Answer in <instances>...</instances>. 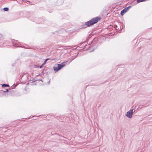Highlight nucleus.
<instances>
[{"mask_svg": "<svg viewBox=\"0 0 152 152\" xmlns=\"http://www.w3.org/2000/svg\"><path fill=\"white\" fill-rule=\"evenodd\" d=\"M2 87H8L9 86L7 84H4L2 85Z\"/></svg>", "mask_w": 152, "mask_h": 152, "instance_id": "nucleus-6", "label": "nucleus"}, {"mask_svg": "<svg viewBox=\"0 0 152 152\" xmlns=\"http://www.w3.org/2000/svg\"><path fill=\"white\" fill-rule=\"evenodd\" d=\"M4 10L5 11H7L8 10V8L7 7L4 8Z\"/></svg>", "mask_w": 152, "mask_h": 152, "instance_id": "nucleus-7", "label": "nucleus"}, {"mask_svg": "<svg viewBox=\"0 0 152 152\" xmlns=\"http://www.w3.org/2000/svg\"><path fill=\"white\" fill-rule=\"evenodd\" d=\"M65 66V64H55L53 67L54 70L55 72H57Z\"/></svg>", "mask_w": 152, "mask_h": 152, "instance_id": "nucleus-2", "label": "nucleus"}, {"mask_svg": "<svg viewBox=\"0 0 152 152\" xmlns=\"http://www.w3.org/2000/svg\"><path fill=\"white\" fill-rule=\"evenodd\" d=\"M134 112L133 109H131L126 113V115L129 118H132Z\"/></svg>", "mask_w": 152, "mask_h": 152, "instance_id": "nucleus-3", "label": "nucleus"}, {"mask_svg": "<svg viewBox=\"0 0 152 152\" xmlns=\"http://www.w3.org/2000/svg\"><path fill=\"white\" fill-rule=\"evenodd\" d=\"M100 19L98 17H96L92 19L91 20L86 23V25L88 26H90L96 23Z\"/></svg>", "mask_w": 152, "mask_h": 152, "instance_id": "nucleus-1", "label": "nucleus"}, {"mask_svg": "<svg viewBox=\"0 0 152 152\" xmlns=\"http://www.w3.org/2000/svg\"><path fill=\"white\" fill-rule=\"evenodd\" d=\"M44 65H42H42L41 66H40V68H42V67Z\"/></svg>", "mask_w": 152, "mask_h": 152, "instance_id": "nucleus-9", "label": "nucleus"}, {"mask_svg": "<svg viewBox=\"0 0 152 152\" xmlns=\"http://www.w3.org/2000/svg\"><path fill=\"white\" fill-rule=\"evenodd\" d=\"M8 90L7 89H6V91H4V92L5 93V92H8Z\"/></svg>", "mask_w": 152, "mask_h": 152, "instance_id": "nucleus-8", "label": "nucleus"}, {"mask_svg": "<svg viewBox=\"0 0 152 152\" xmlns=\"http://www.w3.org/2000/svg\"><path fill=\"white\" fill-rule=\"evenodd\" d=\"M131 7H127L124 8L121 12V15H123L124 14L127 12L129 10Z\"/></svg>", "mask_w": 152, "mask_h": 152, "instance_id": "nucleus-4", "label": "nucleus"}, {"mask_svg": "<svg viewBox=\"0 0 152 152\" xmlns=\"http://www.w3.org/2000/svg\"><path fill=\"white\" fill-rule=\"evenodd\" d=\"M49 59H49V58H48V59H46L45 60V61H44L43 63L42 64V65H44L45 64H46L47 61Z\"/></svg>", "mask_w": 152, "mask_h": 152, "instance_id": "nucleus-5", "label": "nucleus"}]
</instances>
